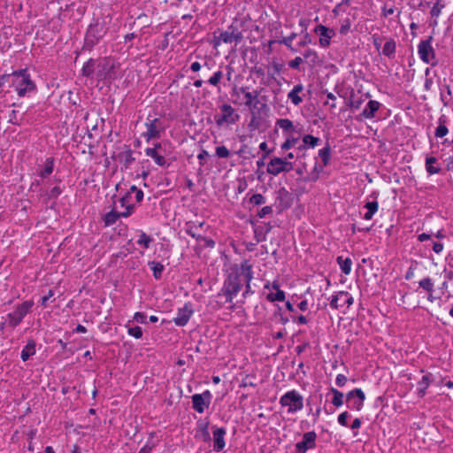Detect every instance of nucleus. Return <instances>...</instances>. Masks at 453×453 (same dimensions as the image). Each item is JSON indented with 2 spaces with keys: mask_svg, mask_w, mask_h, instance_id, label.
<instances>
[{
  "mask_svg": "<svg viewBox=\"0 0 453 453\" xmlns=\"http://www.w3.org/2000/svg\"><path fill=\"white\" fill-rule=\"evenodd\" d=\"M253 279L252 265L248 260H244L240 265L232 267L224 285L229 286L240 291L245 281H251Z\"/></svg>",
  "mask_w": 453,
  "mask_h": 453,
  "instance_id": "f257e3e1",
  "label": "nucleus"
},
{
  "mask_svg": "<svg viewBox=\"0 0 453 453\" xmlns=\"http://www.w3.org/2000/svg\"><path fill=\"white\" fill-rule=\"evenodd\" d=\"M107 31L108 27L104 20L94 19L86 31L82 49L91 50L104 38Z\"/></svg>",
  "mask_w": 453,
  "mask_h": 453,
  "instance_id": "f03ea898",
  "label": "nucleus"
},
{
  "mask_svg": "<svg viewBox=\"0 0 453 453\" xmlns=\"http://www.w3.org/2000/svg\"><path fill=\"white\" fill-rule=\"evenodd\" d=\"M7 78L11 80L12 85L19 96H25L27 93L35 89V85L30 79V75L27 70L14 72L7 75Z\"/></svg>",
  "mask_w": 453,
  "mask_h": 453,
  "instance_id": "7ed1b4c3",
  "label": "nucleus"
},
{
  "mask_svg": "<svg viewBox=\"0 0 453 453\" xmlns=\"http://www.w3.org/2000/svg\"><path fill=\"white\" fill-rule=\"evenodd\" d=\"M220 112L214 115L213 119L218 127H226L234 125L240 119V115L230 104H224L219 106Z\"/></svg>",
  "mask_w": 453,
  "mask_h": 453,
  "instance_id": "20e7f679",
  "label": "nucleus"
},
{
  "mask_svg": "<svg viewBox=\"0 0 453 453\" xmlns=\"http://www.w3.org/2000/svg\"><path fill=\"white\" fill-rule=\"evenodd\" d=\"M280 404L288 407V413H295L303 408V397L298 391L293 389L281 395Z\"/></svg>",
  "mask_w": 453,
  "mask_h": 453,
  "instance_id": "39448f33",
  "label": "nucleus"
},
{
  "mask_svg": "<svg viewBox=\"0 0 453 453\" xmlns=\"http://www.w3.org/2000/svg\"><path fill=\"white\" fill-rule=\"evenodd\" d=\"M242 27V22L234 20L227 27L226 30L220 32V40L226 44L234 43L238 45L243 39Z\"/></svg>",
  "mask_w": 453,
  "mask_h": 453,
  "instance_id": "423d86ee",
  "label": "nucleus"
},
{
  "mask_svg": "<svg viewBox=\"0 0 453 453\" xmlns=\"http://www.w3.org/2000/svg\"><path fill=\"white\" fill-rule=\"evenodd\" d=\"M146 130L142 132V136L150 142L152 139L160 138L161 134L164 132L163 123L158 118H152L148 116L144 123Z\"/></svg>",
  "mask_w": 453,
  "mask_h": 453,
  "instance_id": "0eeeda50",
  "label": "nucleus"
},
{
  "mask_svg": "<svg viewBox=\"0 0 453 453\" xmlns=\"http://www.w3.org/2000/svg\"><path fill=\"white\" fill-rule=\"evenodd\" d=\"M34 302L27 300L16 306L12 312L7 314L8 324L12 327H16L21 323L23 319L31 311Z\"/></svg>",
  "mask_w": 453,
  "mask_h": 453,
  "instance_id": "6e6552de",
  "label": "nucleus"
},
{
  "mask_svg": "<svg viewBox=\"0 0 453 453\" xmlns=\"http://www.w3.org/2000/svg\"><path fill=\"white\" fill-rule=\"evenodd\" d=\"M294 169V164L291 161H286L282 157H273L267 164L266 172L273 176L280 173H289Z\"/></svg>",
  "mask_w": 453,
  "mask_h": 453,
  "instance_id": "1a4fd4ad",
  "label": "nucleus"
},
{
  "mask_svg": "<svg viewBox=\"0 0 453 453\" xmlns=\"http://www.w3.org/2000/svg\"><path fill=\"white\" fill-rule=\"evenodd\" d=\"M365 400V395L361 388L350 390L346 395L347 406L349 409L356 410L357 411L362 410Z\"/></svg>",
  "mask_w": 453,
  "mask_h": 453,
  "instance_id": "9d476101",
  "label": "nucleus"
},
{
  "mask_svg": "<svg viewBox=\"0 0 453 453\" xmlns=\"http://www.w3.org/2000/svg\"><path fill=\"white\" fill-rule=\"evenodd\" d=\"M432 37L430 36L427 40L421 41L418 45V52L421 60L426 64H434V51L431 45Z\"/></svg>",
  "mask_w": 453,
  "mask_h": 453,
  "instance_id": "9b49d317",
  "label": "nucleus"
},
{
  "mask_svg": "<svg viewBox=\"0 0 453 453\" xmlns=\"http://www.w3.org/2000/svg\"><path fill=\"white\" fill-rule=\"evenodd\" d=\"M191 398L194 410L198 413H203L211 403V394L209 390H205L202 394L193 395Z\"/></svg>",
  "mask_w": 453,
  "mask_h": 453,
  "instance_id": "f8f14e48",
  "label": "nucleus"
},
{
  "mask_svg": "<svg viewBox=\"0 0 453 453\" xmlns=\"http://www.w3.org/2000/svg\"><path fill=\"white\" fill-rule=\"evenodd\" d=\"M317 434L314 431L307 432L303 435V440L296 444V453H306L308 449L316 446Z\"/></svg>",
  "mask_w": 453,
  "mask_h": 453,
  "instance_id": "ddd939ff",
  "label": "nucleus"
},
{
  "mask_svg": "<svg viewBox=\"0 0 453 453\" xmlns=\"http://www.w3.org/2000/svg\"><path fill=\"white\" fill-rule=\"evenodd\" d=\"M194 313L192 304L187 303L182 308L178 309L176 317L173 319V322L178 326H184L189 321L191 316Z\"/></svg>",
  "mask_w": 453,
  "mask_h": 453,
  "instance_id": "4468645a",
  "label": "nucleus"
},
{
  "mask_svg": "<svg viewBox=\"0 0 453 453\" xmlns=\"http://www.w3.org/2000/svg\"><path fill=\"white\" fill-rule=\"evenodd\" d=\"M265 288H272L273 290H275V292H270L266 296V299L271 302H283L286 298V294L283 290L280 288V284L278 280L273 281L271 284L270 282H266L265 284Z\"/></svg>",
  "mask_w": 453,
  "mask_h": 453,
  "instance_id": "2eb2a0df",
  "label": "nucleus"
},
{
  "mask_svg": "<svg viewBox=\"0 0 453 453\" xmlns=\"http://www.w3.org/2000/svg\"><path fill=\"white\" fill-rule=\"evenodd\" d=\"M314 32L319 36V45L326 48L330 45L332 37L335 35L334 31L323 25H319L314 28Z\"/></svg>",
  "mask_w": 453,
  "mask_h": 453,
  "instance_id": "dca6fc26",
  "label": "nucleus"
},
{
  "mask_svg": "<svg viewBox=\"0 0 453 453\" xmlns=\"http://www.w3.org/2000/svg\"><path fill=\"white\" fill-rule=\"evenodd\" d=\"M226 434V430L224 427H212V435H213V449L216 452H219L224 449L226 446L225 436Z\"/></svg>",
  "mask_w": 453,
  "mask_h": 453,
  "instance_id": "f3484780",
  "label": "nucleus"
},
{
  "mask_svg": "<svg viewBox=\"0 0 453 453\" xmlns=\"http://www.w3.org/2000/svg\"><path fill=\"white\" fill-rule=\"evenodd\" d=\"M134 209V204H128L127 207V211L118 212L114 210L109 211L104 216V223L105 226L113 225L120 217L127 218L130 216Z\"/></svg>",
  "mask_w": 453,
  "mask_h": 453,
  "instance_id": "a211bd4d",
  "label": "nucleus"
},
{
  "mask_svg": "<svg viewBox=\"0 0 453 453\" xmlns=\"http://www.w3.org/2000/svg\"><path fill=\"white\" fill-rule=\"evenodd\" d=\"M381 104L376 100H370L360 115L357 118V120L363 119H371L375 117L376 111L380 109Z\"/></svg>",
  "mask_w": 453,
  "mask_h": 453,
  "instance_id": "6ab92c4d",
  "label": "nucleus"
},
{
  "mask_svg": "<svg viewBox=\"0 0 453 453\" xmlns=\"http://www.w3.org/2000/svg\"><path fill=\"white\" fill-rule=\"evenodd\" d=\"M330 151L331 149L329 144H326V147L319 150V156L323 162V165L319 167L317 164L315 165L313 173L316 172V176L314 179H317L319 177V174L323 171L324 166H326L328 165L330 160Z\"/></svg>",
  "mask_w": 453,
  "mask_h": 453,
  "instance_id": "aec40b11",
  "label": "nucleus"
},
{
  "mask_svg": "<svg viewBox=\"0 0 453 453\" xmlns=\"http://www.w3.org/2000/svg\"><path fill=\"white\" fill-rule=\"evenodd\" d=\"M241 91L244 94V97L246 99L244 104L250 109H256L259 103V92L257 90H253L251 92L246 91L244 88H241Z\"/></svg>",
  "mask_w": 453,
  "mask_h": 453,
  "instance_id": "412c9836",
  "label": "nucleus"
},
{
  "mask_svg": "<svg viewBox=\"0 0 453 453\" xmlns=\"http://www.w3.org/2000/svg\"><path fill=\"white\" fill-rule=\"evenodd\" d=\"M54 170V158L48 157L42 165H39L38 167V175L42 179L48 178Z\"/></svg>",
  "mask_w": 453,
  "mask_h": 453,
  "instance_id": "4be33fe9",
  "label": "nucleus"
},
{
  "mask_svg": "<svg viewBox=\"0 0 453 453\" xmlns=\"http://www.w3.org/2000/svg\"><path fill=\"white\" fill-rule=\"evenodd\" d=\"M62 193V189L58 186L53 187L50 190L40 188L39 196L46 202L51 199H57Z\"/></svg>",
  "mask_w": 453,
  "mask_h": 453,
  "instance_id": "5701e85b",
  "label": "nucleus"
},
{
  "mask_svg": "<svg viewBox=\"0 0 453 453\" xmlns=\"http://www.w3.org/2000/svg\"><path fill=\"white\" fill-rule=\"evenodd\" d=\"M146 156L151 157L155 164L159 166H167L166 159L165 158L164 153L161 151H155L153 150L145 149Z\"/></svg>",
  "mask_w": 453,
  "mask_h": 453,
  "instance_id": "b1692460",
  "label": "nucleus"
},
{
  "mask_svg": "<svg viewBox=\"0 0 453 453\" xmlns=\"http://www.w3.org/2000/svg\"><path fill=\"white\" fill-rule=\"evenodd\" d=\"M433 381V375L431 373L425 374L422 379L418 382V395L424 397L426 390Z\"/></svg>",
  "mask_w": 453,
  "mask_h": 453,
  "instance_id": "393cba45",
  "label": "nucleus"
},
{
  "mask_svg": "<svg viewBox=\"0 0 453 453\" xmlns=\"http://www.w3.org/2000/svg\"><path fill=\"white\" fill-rule=\"evenodd\" d=\"M205 226L204 221L197 222V221H188L185 224V232L188 235H194L196 233H200V230L203 228Z\"/></svg>",
  "mask_w": 453,
  "mask_h": 453,
  "instance_id": "a878e982",
  "label": "nucleus"
},
{
  "mask_svg": "<svg viewBox=\"0 0 453 453\" xmlns=\"http://www.w3.org/2000/svg\"><path fill=\"white\" fill-rule=\"evenodd\" d=\"M35 354V342L34 340L27 342V345L23 348L20 353L22 361H27L28 358Z\"/></svg>",
  "mask_w": 453,
  "mask_h": 453,
  "instance_id": "bb28decb",
  "label": "nucleus"
},
{
  "mask_svg": "<svg viewBox=\"0 0 453 453\" xmlns=\"http://www.w3.org/2000/svg\"><path fill=\"white\" fill-rule=\"evenodd\" d=\"M395 48H396V42L394 39L390 38L388 39L383 48H382V54L389 58H395Z\"/></svg>",
  "mask_w": 453,
  "mask_h": 453,
  "instance_id": "cd10ccee",
  "label": "nucleus"
},
{
  "mask_svg": "<svg viewBox=\"0 0 453 453\" xmlns=\"http://www.w3.org/2000/svg\"><path fill=\"white\" fill-rule=\"evenodd\" d=\"M336 261L341 268V271L345 275H349L351 272L352 260L349 257L343 258L342 257H338Z\"/></svg>",
  "mask_w": 453,
  "mask_h": 453,
  "instance_id": "c85d7f7f",
  "label": "nucleus"
},
{
  "mask_svg": "<svg viewBox=\"0 0 453 453\" xmlns=\"http://www.w3.org/2000/svg\"><path fill=\"white\" fill-rule=\"evenodd\" d=\"M365 208L367 209V211L365 213L364 219L366 220H370L377 212L379 209V203L377 201L368 202L365 203Z\"/></svg>",
  "mask_w": 453,
  "mask_h": 453,
  "instance_id": "c756f323",
  "label": "nucleus"
},
{
  "mask_svg": "<svg viewBox=\"0 0 453 453\" xmlns=\"http://www.w3.org/2000/svg\"><path fill=\"white\" fill-rule=\"evenodd\" d=\"M275 125L281 128L284 133H293L295 131L293 122L288 119H279L276 120Z\"/></svg>",
  "mask_w": 453,
  "mask_h": 453,
  "instance_id": "7c9ffc66",
  "label": "nucleus"
},
{
  "mask_svg": "<svg viewBox=\"0 0 453 453\" xmlns=\"http://www.w3.org/2000/svg\"><path fill=\"white\" fill-rule=\"evenodd\" d=\"M299 142V136H295L293 134H288L286 141L281 144L280 149L282 150H288L295 147Z\"/></svg>",
  "mask_w": 453,
  "mask_h": 453,
  "instance_id": "2f4dec72",
  "label": "nucleus"
},
{
  "mask_svg": "<svg viewBox=\"0 0 453 453\" xmlns=\"http://www.w3.org/2000/svg\"><path fill=\"white\" fill-rule=\"evenodd\" d=\"M152 242H153V238L150 235L147 234L143 231H140L139 238L136 241V243L139 246H141L144 249H149L150 244L152 243Z\"/></svg>",
  "mask_w": 453,
  "mask_h": 453,
  "instance_id": "473e14b6",
  "label": "nucleus"
},
{
  "mask_svg": "<svg viewBox=\"0 0 453 453\" xmlns=\"http://www.w3.org/2000/svg\"><path fill=\"white\" fill-rule=\"evenodd\" d=\"M330 391L334 395L331 403L337 408L341 407L343 404V393L334 388H332Z\"/></svg>",
  "mask_w": 453,
  "mask_h": 453,
  "instance_id": "72a5a7b5",
  "label": "nucleus"
},
{
  "mask_svg": "<svg viewBox=\"0 0 453 453\" xmlns=\"http://www.w3.org/2000/svg\"><path fill=\"white\" fill-rule=\"evenodd\" d=\"M222 292L226 296V303H233L234 298L237 296L239 291L234 288L224 285L222 288Z\"/></svg>",
  "mask_w": 453,
  "mask_h": 453,
  "instance_id": "f704fd0d",
  "label": "nucleus"
},
{
  "mask_svg": "<svg viewBox=\"0 0 453 453\" xmlns=\"http://www.w3.org/2000/svg\"><path fill=\"white\" fill-rule=\"evenodd\" d=\"M149 265L153 272L154 278L157 280L160 279L164 271V265L161 263L155 261L149 263Z\"/></svg>",
  "mask_w": 453,
  "mask_h": 453,
  "instance_id": "c9c22d12",
  "label": "nucleus"
},
{
  "mask_svg": "<svg viewBox=\"0 0 453 453\" xmlns=\"http://www.w3.org/2000/svg\"><path fill=\"white\" fill-rule=\"evenodd\" d=\"M296 36H297L296 33H291L288 36L283 37L281 40H280L279 43L285 45L291 51L296 52V49H295L292 46V42L296 38Z\"/></svg>",
  "mask_w": 453,
  "mask_h": 453,
  "instance_id": "e433bc0d",
  "label": "nucleus"
},
{
  "mask_svg": "<svg viewBox=\"0 0 453 453\" xmlns=\"http://www.w3.org/2000/svg\"><path fill=\"white\" fill-rule=\"evenodd\" d=\"M436 161L437 159L434 157H428L426 159V168L430 174L438 173L441 170L439 167L434 166V164L436 163Z\"/></svg>",
  "mask_w": 453,
  "mask_h": 453,
  "instance_id": "4c0bfd02",
  "label": "nucleus"
},
{
  "mask_svg": "<svg viewBox=\"0 0 453 453\" xmlns=\"http://www.w3.org/2000/svg\"><path fill=\"white\" fill-rule=\"evenodd\" d=\"M445 120L443 119V118H440L439 119V126L437 127L436 130H435V136L438 137V138H441V137H444L449 130L445 125Z\"/></svg>",
  "mask_w": 453,
  "mask_h": 453,
  "instance_id": "58836bf2",
  "label": "nucleus"
},
{
  "mask_svg": "<svg viewBox=\"0 0 453 453\" xmlns=\"http://www.w3.org/2000/svg\"><path fill=\"white\" fill-rule=\"evenodd\" d=\"M302 142L305 143L307 148H315L319 144V139L311 134H305Z\"/></svg>",
  "mask_w": 453,
  "mask_h": 453,
  "instance_id": "ea45409f",
  "label": "nucleus"
},
{
  "mask_svg": "<svg viewBox=\"0 0 453 453\" xmlns=\"http://www.w3.org/2000/svg\"><path fill=\"white\" fill-rule=\"evenodd\" d=\"M303 57H304V58L309 60L311 62V64H312V65H316L319 62V55L312 49L306 50L303 52Z\"/></svg>",
  "mask_w": 453,
  "mask_h": 453,
  "instance_id": "a19ab883",
  "label": "nucleus"
},
{
  "mask_svg": "<svg viewBox=\"0 0 453 453\" xmlns=\"http://www.w3.org/2000/svg\"><path fill=\"white\" fill-rule=\"evenodd\" d=\"M418 285L420 288H422L424 290L427 291L430 294L434 291V281L429 277L421 280L418 282Z\"/></svg>",
  "mask_w": 453,
  "mask_h": 453,
  "instance_id": "79ce46f5",
  "label": "nucleus"
},
{
  "mask_svg": "<svg viewBox=\"0 0 453 453\" xmlns=\"http://www.w3.org/2000/svg\"><path fill=\"white\" fill-rule=\"evenodd\" d=\"M339 297H341V301H342V304H346L347 307H349L352 305L354 299L352 296L346 291H340L339 292Z\"/></svg>",
  "mask_w": 453,
  "mask_h": 453,
  "instance_id": "37998d69",
  "label": "nucleus"
},
{
  "mask_svg": "<svg viewBox=\"0 0 453 453\" xmlns=\"http://www.w3.org/2000/svg\"><path fill=\"white\" fill-rule=\"evenodd\" d=\"M443 0H436V3L434 4L431 10V15L433 17H439L441 15V10L444 8Z\"/></svg>",
  "mask_w": 453,
  "mask_h": 453,
  "instance_id": "c03bdc74",
  "label": "nucleus"
},
{
  "mask_svg": "<svg viewBox=\"0 0 453 453\" xmlns=\"http://www.w3.org/2000/svg\"><path fill=\"white\" fill-rule=\"evenodd\" d=\"M196 438H197L198 440H200L203 442H207V441H211V434H210L209 430L208 429L196 430Z\"/></svg>",
  "mask_w": 453,
  "mask_h": 453,
  "instance_id": "a18cd8bd",
  "label": "nucleus"
},
{
  "mask_svg": "<svg viewBox=\"0 0 453 453\" xmlns=\"http://www.w3.org/2000/svg\"><path fill=\"white\" fill-rule=\"evenodd\" d=\"M123 157V162L126 168H129L135 160L133 156V152L130 150L124 153Z\"/></svg>",
  "mask_w": 453,
  "mask_h": 453,
  "instance_id": "49530a36",
  "label": "nucleus"
},
{
  "mask_svg": "<svg viewBox=\"0 0 453 453\" xmlns=\"http://www.w3.org/2000/svg\"><path fill=\"white\" fill-rule=\"evenodd\" d=\"M223 78V73L221 71H217L213 73V75L208 80V82L217 87L219 83L220 82L221 79Z\"/></svg>",
  "mask_w": 453,
  "mask_h": 453,
  "instance_id": "de8ad7c7",
  "label": "nucleus"
},
{
  "mask_svg": "<svg viewBox=\"0 0 453 453\" xmlns=\"http://www.w3.org/2000/svg\"><path fill=\"white\" fill-rule=\"evenodd\" d=\"M216 156L219 158H227L230 156V151L226 146H219L215 150Z\"/></svg>",
  "mask_w": 453,
  "mask_h": 453,
  "instance_id": "09e8293b",
  "label": "nucleus"
},
{
  "mask_svg": "<svg viewBox=\"0 0 453 453\" xmlns=\"http://www.w3.org/2000/svg\"><path fill=\"white\" fill-rule=\"evenodd\" d=\"M288 98L294 105H299L303 102V98L296 92L290 90L288 94Z\"/></svg>",
  "mask_w": 453,
  "mask_h": 453,
  "instance_id": "8fccbe9b",
  "label": "nucleus"
},
{
  "mask_svg": "<svg viewBox=\"0 0 453 453\" xmlns=\"http://www.w3.org/2000/svg\"><path fill=\"white\" fill-rule=\"evenodd\" d=\"M364 100L362 97L355 98L352 95L349 98V106L350 108L358 109L363 104Z\"/></svg>",
  "mask_w": 453,
  "mask_h": 453,
  "instance_id": "3c124183",
  "label": "nucleus"
},
{
  "mask_svg": "<svg viewBox=\"0 0 453 453\" xmlns=\"http://www.w3.org/2000/svg\"><path fill=\"white\" fill-rule=\"evenodd\" d=\"M127 332L129 335L135 339H141L142 337V330L140 326L130 327Z\"/></svg>",
  "mask_w": 453,
  "mask_h": 453,
  "instance_id": "603ef678",
  "label": "nucleus"
},
{
  "mask_svg": "<svg viewBox=\"0 0 453 453\" xmlns=\"http://www.w3.org/2000/svg\"><path fill=\"white\" fill-rule=\"evenodd\" d=\"M350 27H351V22H350V19H344L342 21V25H341V27H340V34L342 35H347L350 29Z\"/></svg>",
  "mask_w": 453,
  "mask_h": 453,
  "instance_id": "864d4df0",
  "label": "nucleus"
},
{
  "mask_svg": "<svg viewBox=\"0 0 453 453\" xmlns=\"http://www.w3.org/2000/svg\"><path fill=\"white\" fill-rule=\"evenodd\" d=\"M19 111L16 110H12L9 114L8 121L13 125H20L21 119L18 118Z\"/></svg>",
  "mask_w": 453,
  "mask_h": 453,
  "instance_id": "5fc2aeb1",
  "label": "nucleus"
},
{
  "mask_svg": "<svg viewBox=\"0 0 453 453\" xmlns=\"http://www.w3.org/2000/svg\"><path fill=\"white\" fill-rule=\"evenodd\" d=\"M250 203L255 204V205H260V204H263L265 203V198L263 195L261 194H254L250 199Z\"/></svg>",
  "mask_w": 453,
  "mask_h": 453,
  "instance_id": "6e6d98bb",
  "label": "nucleus"
},
{
  "mask_svg": "<svg viewBox=\"0 0 453 453\" xmlns=\"http://www.w3.org/2000/svg\"><path fill=\"white\" fill-rule=\"evenodd\" d=\"M94 72L92 61L87 62L82 67V74L84 76H90Z\"/></svg>",
  "mask_w": 453,
  "mask_h": 453,
  "instance_id": "4d7b16f0",
  "label": "nucleus"
},
{
  "mask_svg": "<svg viewBox=\"0 0 453 453\" xmlns=\"http://www.w3.org/2000/svg\"><path fill=\"white\" fill-rule=\"evenodd\" d=\"M155 447V442L152 440L147 441L145 445L139 450L138 453H151Z\"/></svg>",
  "mask_w": 453,
  "mask_h": 453,
  "instance_id": "13d9d810",
  "label": "nucleus"
},
{
  "mask_svg": "<svg viewBox=\"0 0 453 453\" xmlns=\"http://www.w3.org/2000/svg\"><path fill=\"white\" fill-rule=\"evenodd\" d=\"M303 39L298 42V45L300 47H304L312 42L311 37L306 30L304 32H303Z\"/></svg>",
  "mask_w": 453,
  "mask_h": 453,
  "instance_id": "bf43d9fd",
  "label": "nucleus"
},
{
  "mask_svg": "<svg viewBox=\"0 0 453 453\" xmlns=\"http://www.w3.org/2000/svg\"><path fill=\"white\" fill-rule=\"evenodd\" d=\"M303 62L301 57H296L294 59L288 62V66L291 69H299L300 65Z\"/></svg>",
  "mask_w": 453,
  "mask_h": 453,
  "instance_id": "052dcab7",
  "label": "nucleus"
},
{
  "mask_svg": "<svg viewBox=\"0 0 453 453\" xmlns=\"http://www.w3.org/2000/svg\"><path fill=\"white\" fill-rule=\"evenodd\" d=\"M349 418V414L348 411H343L338 416V423L342 426H347V419Z\"/></svg>",
  "mask_w": 453,
  "mask_h": 453,
  "instance_id": "680f3d73",
  "label": "nucleus"
},
{
  "mask_svg": "<svg viewBox=\"0 0 453 453\" xmlns=\"http://www.w3.org/2000/svg\"><path fill=\"white\" fill-rule=\"evenodd\" d=\"M131 199L132 198L130 197V195H125L119 200L120 206L125 208V211H127V207L128 204H133L131 203Z\"/></svg>",
  "mask_w": 453,
  "mask_h": 453,
  "instance_id": "e2e57ef3",
  "label": "nucleus"
},
{
  "mask_svg": "<svg viewBox=\"0 0 453 453\" xmlns=\"http://www.w3.org/2000/svg\"><path fill=\"white\" fill-rule=\"evenodd\" d=\"M282 66H283V65L279 64L277 62H273L272 65V73H269L270 75H272L273 77L276 74H280V73L281 72Z\"/></svg>",
  "mask_w": 453,
  "mask_h": 453,
  "instance_id": "0e129e2a",
  "label": "nucleus"
},
{
  "mask_svg": "<svg viewBox=\"0 0 453 453\" xmlns=\"http://www.w3.org/2000/svg\"><path fill=\"white\" fill-rule=\"evenodd\" d=\"M347 377L343 374H338L336 376V379H335V384L339 387V388H342L343 386H345L346 382H347Z\"/></svg>",
  "mask_w": 453,
  "mask_h": 453,
  "instance_id": "69168bd1",
  "label": "nucleus"
},
{
  "mask_svg": "<svg viewBox=\"0 0 453 453\" xmlns=\"http://www.w3.org/2000/svg\"><path fill=\"white\" fill-rule=\"evenodd\" d=\"M273 212V208L271 206L263 207L257 213L259 218H264L265 216L271 214Z\"/></svg>",
  "mask_w": 453,
  "mask_h": 453,
  "instance_id": "338daca9",
  "label": "nucleus"
},
{
  "mask_svg": "<svg viewBox=\"0 0 453 453\" xmlns=\"http://www.w3.org/2000/svg\"><path fill=\"white\" fill-rule=\"evenodd\" d=\"M53 296H54V291L51 290V289L49 290L48 294L41 298V304H42V306L46 307L47 306V302Z\"/></svg>",
  "mask_w": 453,
  "mask_h": 453,
  "instance_id": "774afa93",
  "label": "nucleus"
}]
</instances>
